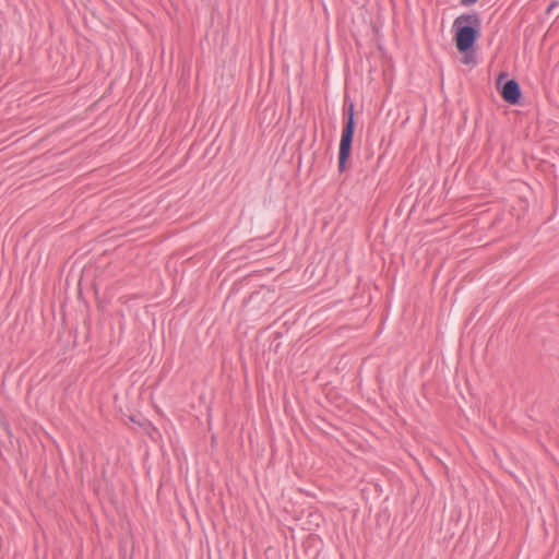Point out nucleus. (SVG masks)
I'll list each match as a JSON object with an SVG mask.
<instances>
[{"mask_svg": "<svg viewBox=\"0 0 559 559\" xmlns=\"http://www.w3.org/2000/svg\"><path fill=\"white\" fill-rule=\"evenodd\" d=\"M506 73H500L497 79V88L502 99L510 105H521L523 99L522 88L515 79L503 82Z\"/></svg>", "mask_w": 559, "mask_h": 559, "instance_id": "nucleus-3", "label": "nucleus"}, {"mask_svg": "<svg viewBox=\"0 0 559 559\" xmlns=\"http://www.w3.org/2000/svg\"><path fill=\"white\" fill-rule=\"evenodd\" d=\"M453 41L460 53L461 62L474 68L477 66V41L481 36V19L478 12L463 13L452 24Z\"/></svg>", "mask_w": 559, "mask_h": 559, "instance_id": "nucleus-1", "label": "nucleus"}, {"mask_svg": "<svg viewBox=\"0 0 559 559\" xmlns=\"http://www.w3.org/2000/svg\"><path fill=\"white\" fill-rule=\"evenodd\" d=\"M558 2L557 1H552L548 8L546 9V14H549L556 7H557Z\"/></svg>", "mask_w": 559, "mask_h": 559, "instance_id": "nucleus-5", "label": "nucleus"}, {"mask_svg": "<svg viewBox=\"0 0 559 559\" xmlns=\"http://www.w3.org/2000/svg\"><path fill=\"white\" fill-rule=\"evenodd\" d=\"M477 1L478 0H461V4L465 5V7H469V5L475 4Z\"/></svg>", "mask_w": 559, "mask_h": 559, "instance_id": "nucleus-4", "label": "nucleus"}, {"mask_svg": "<svg viewBox=\"0 0 559 559\" xmlns=\"http://www.w3.org/2000/svg\"><path fill=\"white\" fill-rule=\"evenodd\" d=\"M355 104L347 95L344 98L343 129L338 146V171L344 173L352 154V146L355 135Z\"/></svg>", "mask_w": 559, "mask_h": 559, "instance_id": "nucleus-2", "label": "nucleus"}]
</instances>
